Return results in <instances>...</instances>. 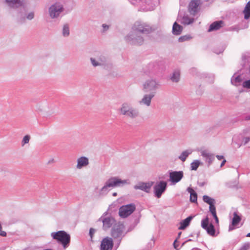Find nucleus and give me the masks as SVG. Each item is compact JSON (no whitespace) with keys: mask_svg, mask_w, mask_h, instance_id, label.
Instances as JSON below:
<instances>
[{"mask_svg":"<svg viewBox=\"0 0 250 250\" xmlns=\"http://www.w3.org/2000/svg\"><path fill=\"white\" fill-rule=\"evenodd\" d=\"M151 31V27L148 24L136 21L132 27V31L125 37V40L131 45H141L144 42V38L141 34H148Z\"/></svg>","mask_w":250,"mask_h":250,"instance_id":"f257e3e1","label":"nucleus"},{"mask_svg":"<svg viewBox=\"0 0 250 250\" xmlns=\"http://www.w3.org/2000/svg\"><path fill=\"white\" fill-rule=\"evenodd\" d=\"M5 2L10 8H20L17 18V22L18 23L21 24L24 23L26 18L28 20H32L34 19V12H30L26 15L25 13L27 11L26 7L21 0H5Z\"/></svg>","mask_w":250,"mask_h":250,"instance_id":"f03ea898","label":"nucleus"},{"mask_svg":"<svg viewBox=\"0 0 250 250\" xmlns=\"http://www.w3.org/2000/svg\"><path fill=\"white\" fill-rule=\"evenodd\" d=\"M125 226L123 223L118 222L115 224L111 229V238L115 242V248L118 249L123 238L125 236L127 232H125Z\"/></svg>","mask_w":250,"mask_h":250,"instance_id":"7ed1b4c3","label":"nucleus"},{"mask_svg":"<svg viewBox=\"0 0 250 250\" xmlns=\"http://www.w3.org/2000/svg\"><path fill=\"white\" fill-rule=\"evenodd\" d=\"M129 184L127 180H122L117 177H111L105 183L104 185L100 190V194H106L111 188L122 187L125 184Z\"/></svg>","mask_w":250,"mask_h":250,"instance_id":"20e7f679","label":"nucleus"},{"mask_svg":"<svg viewBox=\"0 0 250 250\" xmlns=\"http://www.w3.org/2000/svg\"><path fill=\"white\" fill-rule=\"evenodd\" d=\"M53 239L57 240L58 243L61 244L63 248L68 247L70 242V236L64 230L53 232L51 234Z\"/></svg>","mask_w":250,"mask_h":250,"instance_id":"39448f33","label":"nucleus"},{"mask_svg":"<svg viewBox=\"0 0 250 250\" xmlns=\"http://www.w3.org/2000/svg\"><path fill=\"white\" fill-rule=\"evenodd\" d=\"M97 221L103 223V229L104 230L108 229L116 224L115 219L111 214H108L107 211L104 212Z\"/></svg>","mask_w":250,"mask_h":250,"instance_id":"423d86ee","label":"nucleus"},{"mask_svg":"<svg viewBox=\"0 0 250 250\" xmlns=\"http://www.w3.org/2000/svg\"><path fill=\"white\" fill-rule=\"evenodd\" d=\"M64 10L63 6L59 1H56L48 8V14L52 19H57Z\"/></svg>","mask_w":250,"mask_h":250,"instance_id":"0eeeda50","label":"nucleus"},{"mask_svg":"<svg viewBox=\"0 0 250 250\" xmlns=\"http://www.w3.org/2000/svg\"><path fill=\"white\" fill-rule=\"evenodd\" d=\"M136 209V206L133 203L123 205L119 209V215L122 218H125L132 214Z\"/></svg>","mask_w":250,"mask_h":250,"instance_id":"6e6552de","label":"nucleus"},{"mask_svg":"<svg viewBox=\"0 0 250 250\" xmlns=\"http://www.w3.org/2000/svg\"><path fill=\"white\" fill-rule=\"evenodd\" d=\"M201 226L206 230L208 234L211 236H217L219 233V232L216 233L214 225L212 223H209V219L208 216H206L205 218L202 220Z\"/></svg>","mask_w":250,"mask_h":250,"instance_id":"1a4fd4ad","label":"nucleus"},{"mask_svg":"<svg viewBox=\"0 0 250 250\" xmlns=\"http://www.w3.org/2000/svg\"><path fill=\"white\" fill-rule=\"evenodd\" d=\"M167 187V183L164 181H161L155 185L153 188L155 196L157 198L161 197L162 194L166 191Z\"/></svg>","mask_w":250,"mask_h":250,"instance_id":"9d476101","label":"nucleus"},{"mask_svg":"<svg viewBox=\"0 0 250 250\" xmlns=\"http://www.w3.org/2000/svg\"><path fill=\"white\" fill-rule=\"evenodd\" d=\"M160 85L159 83L155 80L151 79L146 81L143 85L144 91L146 92L155 91Z\"/></svg>","mask_w":250,"mask_h":250,"instance_id":"9b49d317","label":"nucleus"},{"mask_svg":"<svg viewBox=\"0 0 250 250\" xmlns=\"http://www.w3.org/2000/svg\"><path fill=\"white\" fill-rule=\"evenodd\" d=\"M169 181L175 184L179 182L183 177V171H169Z\"/></svg>","mask_w":250,"mask_h":250,"instance_id":"f8f14e48","label":"nucleus"},{"mask_svg":"<svg viewBox=\"0 0 250 250\" xmlns=\"http://www.w3.org/2000/svg\"><path fill=\"white\" fill-rule=\"evenodd\" d=\"M113 245L112 238L106 237L101 241L100 250H112Z\"/></svg>","mask_w":250,"mask_h":250,"instance_id":"ddd939ff","label":"nucleus"},{"mask_svg":"<svg viewBox=\"0 0 250 250\" xmlns=\"http://www.w3.org/2000/svg\"><path fill=\"white\" fill-rule=\"evenodd\" d=\"M159 69L158 62H151L149 63L144 68V73L146 75L155 73Z\"/></svg>","mask_w":250,"mask_h":250,"instance_id":"4468645a","label":"nucleus"},{"mask_svg":"<svg viewBox=\"0 0 250 250\" xmlns=\"http://www.w3.org/2000/svg\"><path fill=\"white\" fill-rule=\"evenodd\" d=\"M153 183V182L146 183L141 182H139L138 185L134 186V188L135 189H140L146 193H149Z\"/></svg>","mask_w":250,"mask_h":250,"instance_id":"2eb2a0df","label":"nucleus"},{"mask_svg":"<svg viewBox=\"0 0 250 250\" xmlns=\"http://www.w3.org/2000/svg\"><path fill=\"white\" fill-rule=\"evenodd\" d=\"M241 220V216L238 215L236 212L233 213V217L232 219L231 223L229 224V231H231L240 227L237 226Z\"/></svg>","mask_w":250,"mask_h":250,"instance_id":"dca6fc26","label":"nucleus"},{"mask_svg":"<svg viewBox=\"0 0 250 250\" xmlns=\"http://www.w3.org/2000/svg\"><path fill=\"white\" fill-rule=\"evenodd\" d=\"M201 4V0H192L189 3V10L191 13H197L199 11V6Z\"/></svg>","mask_w":250,"mask_h":250,"instance_id":"f3484780","label":"nucleus"},{"mask_svg":"<svg viewBox=\"0 0 250 250\" xmlns=\"http://www.w3.org/2000/svg\"><path fill=\"white\" fill-rule=\"evenodd\" d=\"M224 22L222 20L217 21L213 22L209 26L208 31L211 32L214 31H217L222 27L224 25Z\"/></svg>","mask_w":250,"mask_h":250,"instance_id":"a211bd4d","label":"nucleus"},{"mask_svg":"<svg viewBox=\"0 0 250 250\" xmlns=\"http://www.w3.org/2000/svg\"><path fill=\"white\" fill-rule=\"evenodd\" d=\"M237 72H235L231 77L230 82L232 85L239 86L243 83V79L240 75H236Z\"/></svg>","mask_w":250,"mask_h":250,"instance_id":"6ab92c4d","label":"nucleus"},{"mask_svg":"<svg viewBox=\"0 0 250 250\" xmlns=\"http://www.w3.org/2000/svg\"><path fill=\"white\" fill-rule=\"evenodd\" d=\"M89 164V160L87 157L81 156L77 159V168L81 169L83 167H86Z\"/></svg>","mask_w":250,"mask_h":250,"instance_id":"aec40b11","label":"nucleus"},{"mask_svg":"<svg viewBox=\"0 0 250 250\" xmlns=\"http://www.w3.org/2000/svg\"><path fill=\"white\" fill-rule=\"evenodd\" d=\"M155 94V92H152L149 94L145 95L140 103H143L147 106H149L151 99L154 97Z\"/></svg>","mask_w":250,"mask_h":250,"instance_id":"412c9836","label":"nucleus"},{"mask_svg":"<svg viewBox=\"0 0 250 250\" xmlns=\"http://www.w3.org/2000/svg\"><path fill=\"white\" fill-rule=\"evenodd\" d=\"M193 216L190 215L187 217L186 219L183 220L180 223V226L178 228L179 229H185L188 226H189L190 222L193 219Z\"/></svg>","mask_w":250,"mask_h":250,"instance_id":"4be33fe9","label":"nucleus"},{"mask_svg":"<svg viewBox=\"0 0 250 250\" xmlns=\"http://www.w3.org/2000/svg\"><path fill=\"white\" fill-rule=\"evenodd\" d=\"M187 191L190 193V201L192 203H197V194L196 191L190 187L188 188Z\"/></svg>","mask_w":250,"mask_h":250,"instance_id":"5701e85b","label":"nucleus"},{"mask_svg":"<svg viewBox=\"0 0 250 250\" xmlns=\"http://www.w3.org/2000/svg\"><path fill=\"white\" fill-rule=\"evenodd\" d=\"M201 155L203 157L206 158V161L208 163V166H209L214 160V156L212 154L207 152L205 150L202 151Z\"/></svg>","mask_w":250,"mask_h":250,"instance_id":"b1692460","label":"nucleus"},{"mask_svg":"<svg viewBox=\"0 0 250 250\" xmlns=\"http://www.w3.org/2000/svg\"><path fill=\"white\" fill-rule=\"evenodd\" d=\"M183 27L178 24L176 22H175L173 25L172 27V33L174 35H180L182 31Z\"/></svg>","mask_w":250,"mask_h":250,"instance_id":"393cba45","label":"nucleus"},{"mask_svg":"<svg viewBox=\"0 0 250 250\" xmlns=\"http://www.w3.org/2000/svg\"><path fill=\"white\" fill-rule=\"evenodd\" d=\"M194 21V19L190 18L188 15H184L181 21V23L184 25H189Z\"/></svg>","mask_w":250,"mask_h":250,"instance_id":"a878e982","label":"nucleus"},{"mask_svg":"<svg viewBox=\"0 0 250 250\" xmlns=\"http://www.w3.org/2000/svg\"><path fill=\"white\" fill-rule=\"evenodd\" d=\"M139 115V111L137 109L131 107V109L127 112L125 116L129 117L131 118H135Z\"/></svg>","mask_w":250,"mask_h":250,"instance_id":"bb28decb","label":"nucleus"},{"mask_svg":"<svg viewBox=\"0 0 250 250\" xmlns=\"http://www.w3.org/2000/svg\"><path fill=\"white\" fill-rule=\"evenodd\" d=\"M192 151L190 149H188L184 151L178 157V158L182 162H185L187 158L189 155L191 154Z\"/></svg>","mask_w":250,"mask_h":250,"instance_id":"cd10ccee","label":"nucleus"},{"mask_svg":"<svg viewBox=\"0 0 250 250\" xmlns=\"http://www.w3.org/2000/svg\"><path fill=\"white\" fill-rule=\"evenodd\" d=\"M131 107L129 104L125 103L122 104V107L120 108V111L122 114L125 115L127 114V112L131 109Z\"/></svg>","mask_w":250,"mask_h":250,"instance_id":"c85d7f7f","label":"nucleus"},{"mask_svg":"<svg viewBox=\"0 0 250 250\" xmlns=\"http://www.w3.org/2000/svg\"><path fill=\"white\" fill-rule=\"evenodd\" d=\"M170 80L175 83H177L180 80V72L179 70H175L170 77Z\"/></svg>","mask_w":250,"mask_h":250,"instance_id":"c756f323","label":"nucleus"},{"mask_svg":"<svg viewBox=\"0 0 250 250\" xmlns=\"http://www.w3.org/2000/svg\"><path fill=\"white\" fill-rule=\"evenodd\" d=\"M203 200L204 202L207 203L209 206L215 204L214 199L212 198L208 195H204L203 197Z\"/></svg>","mask_w":250,"mask_h":250,"instance_id":"7c9ffc66","label":"nucleus"},{"mask_svg":"<svg viewBox=\"0 0 250 250\" xmlns=\"http://www.w3.org/2000/svg\"><path fill=\"white\" fill-rule=\"evenodd\" d=\"M201 164V162L199 160H194L190 164V169L191 170H196Z\"/></svg>","mask_w":250,"mask_h":250,"instance_id":"2f4dec72","label":"nucleus"},{"mask_svg":"<svg viewBox=\"0 0 250 250\" xmlns=\"http://www.w3.org/2000/svg\"><path fill=\"white\" fill-rule=\"evenodd\" d=\"M190 73L192 75H196L199 77H201V78L205 77L207 78L208 74L206 73H202L200 74L197 72V70L196 68H192L189 70Z\"/></svg>","mask_w":250,"mask_h":250,"instance_id":"473e14b6","label":"nucleus"},{"mask_svg":"<svg viewBox=\"0 0 250 250\" xmlns=\"http://www.w3.org/2000/svg\"><path fill=\"white\" fill-rule=\"evenodd\" d=\"M225 48H226L225 45H221L218 47H214L213 49V51L214 53H215L217 54H219L222 53L224 51Z\"/></svg>","mask_w":250,"mask_h":250,"instance_id":"72a5a7b5","label":"nucleus"},{"mask_svg":"<svg viewBox=\"0 0 250 250\" xmlns=\"http://www.w3.org/2000/svg\"><path fill=\"white\" fill-rule=\"evenodd\" d=\"M62 35L64 37H67L70 34L69 27L67 24H65L62 28Z\"/></svg>","mask_w":250,"mask_h":250,"instance_id":"f704fd0d","label":"nucleus"},{"mask_svg":"<svg viewBox=\"0 0 250 250\" xmlns=\"http://www.w3.org/2000/svg\"><path fill=\"white\" fill-rule=\"evenodd\" d=\"M243 13L244 15V19L246 20L250 18V8L245 7Z\"/></svg>","mask_w":250,"mask_h":250,"instance_id":"c9c22d12","label":"nucleus"},{"mask_svg":"<svg viewBox=\"0 0 250 250\" xmlns=\"http://www.w3.org/2000/svg\"><path fill=\"white\" fill-rule=\"evenodd\" d=\"M192 38V37L190 35H186L180 37L178 39L179 42H183L189 40Z\"/></svg>","mask_w":250,"mask_h":250,"instance_id":"e433bc0d","label":"nucleus"},{"mask_svg":"<svg viewBox=\"0 0 250 250\" xmlns=\"http://www.w3.org/2000/svg\"><path fill=\"white\" fill-rule=\"evenodd\" d=\"M250 141V137H245V136H242V140H241V143L239 146H240L242 145H246L247 144L249 141Z\"/></svg>","mask_w":250,"mask_h":250,"instance_id":"4c0bfd02","label":"nucleus"},{"mask_svg":"<svg viewBox=\"0 0 250 250\" xmlns=\"http://www.w3.org/2000/svg\"><path fill=\"white\" fill-rule=\"evenodd\" d=\"M139 218H137L135 220L134 223L132 224H131L129 227L128 228L127 231H126L129 232L131 231L134 229V228L136 226V225L139 223Z\"/></svg>","mask_w":250,"mask_h":250,"instance_id":"58836bf2","label":"nucleus"},{"mask_svg":"<svg viewBox=\"0 0 250 250\" xmlns=\"http://www.w3.org/2000/svg\"><path fill=\"white\" fill-rule=\"evenodd\" d=\"M90 60L92 64L95 67L102 65V63L96 61V60L93 58H91Z\"/></svg>","mask_w":250,"mask_h":250,"instance_id":"ea45409f","label":"nucleus"},{"mask_svg":"<svg viewBox=\"0 0 250 250\" xmlns=\"http://www.w3.org/2000/svg\"><path fill=\"white\" fill-rule=\"evenodd\" d=\"M250 248V243L247 242L243 244L239 250H248Z\"/></svg>","mask_w":250,"mask_h":250,"instance_id":"a19ab883","label":"nucleus"},{"mask_svg":"<svg viewBox=\"0 0 250 250\" xmlns=\"http://www.w3.org/2000/svg\"><path fill=\"white\" fill-rule=\"evenodd\" d=\"M242 85L245 88H250V80L244 81Z\"/></svg>","mask_w":250,"mask_h":250,"instance_id":"79ce46f5","label":"nucleus"},{"mask_svg":"<svg viewBox=\"0 0 250 250\" xmlns=\"http://www.w3.org/2000/svg\"><path fill=\"white\" fill-rule=\"evenodd\" d=\"M209 210L210 212L211 213V214H215V213H216L215 204H213L212 205L209 206Z\"/></svg>","mask_w":250,"mask_h":250,"instance_id":"37998d69","label":"nucleus"},{"mask_svg":"<svg viewBox=\"0 0 250 250\" xmlns=\"http://www.w3.org/2000/svg\"><path fill=\"white\" fill-rule=\"evenodd\" d=\"M30 139V136L29 135H25L22 141V146L24 144H27L29 142Z\"/></svg>","mask_w":250,"mask_h":250,"instance_id":"c03bdc74","label":"nucleus"},{"mask_svg":"<svg viewBox=\"0 0 250 250\" xmlns=\"http://www.w3.org/2000/svg\"><path fill=\"white\" fill-rule=\"evenodd\" d=\"M242 60L243 62V66L246 65V62L248 61V56L245 54H243L242 56Z\"/></svg>","mask_w":250,"mask_h":250,"instance_id":"a18cd8bd","label":"nucleus"},{"mask_svg":"<svg viewBox=\"0 0 250 250\" xmlns=\"http://www.w3.org/2000/svg\"><path fill=\"white\" fill-rule=\"evenodd\" d=\"M177 242H178V238H176V239L174 240V241L173 243V247L175 249H176V250H179L180 249V248H179V245L177 244Z\"/></svg>","mask_w":250,"mask_h":250,"instance_id":"49530a36","label":"nucleus"},{"mask_svg":"<svg viewBox=\"0 0 250 250\" xmlns=\"http://www.w3.org/2000/svg\"><path fill=\"white\" fill-rule=\"evenodd\" d=\"M130 2L134 5H137L138 3L140 2L141 0H128Z\"/></svg>","mask_w":250,"mask_h":250,"instance_id":"de8ad7c7","label":"nucleus"},{"mask_svg":"<svg viewBox=\"0 0 250 250\" xmlns=\"http://www.w3.org/2000/svg\"><path fill=\"white\" fill-rule=\"evenodd\" d=\"M102 27H103V32H104L105 31H106L108 28H109V26L105 24H102Z\"/></svg>","mask_w":250,"mask_h":250,"instance_id":"09e8293b","label":"nucleus"},{"mask_svg":"<svg viewBox=\"0 0 250 250\" xmlns=\"http://www.w3.org/2000/svg\"><path fill=\"white\" fill-rule=\"evenodd\" d=\"M213 217L214 218V220H215V222L216 224H218L219 223V219H218V218L217 216V214L216 213H215V214H212Z\"/></svg>","mask_w":250,"mask_h":250,"instance_id":"8fccbe9b","label":"nucleus"},{"mask_svg":"<svg viewBox=\"0 0 250 250\" xmlns=\"http://www.w3.org/2000/svg\"><path fill=\"white\" fill-rule=\"evenodd\" d=\"M213 217L214 218V220H215V222L216 224H218L219 223V219H218V218L217 216V214L216 213H215V214H212Z\"/></svg>","mask_w":250,"mask_h":250,"instance_id":"3c124183","label":"nucleus"},{"mask_svg":"<svg viewBox=\"0 0 250 250\" xmlns=\"http://www.w3.org/2000/svg\"><path fill=\"white\" fill-rule=\"evenodd\" d=\"M213 217L214 218V220H215V222L216 224H218L219 223V219H218V218L217 216V214L216 213H215V214H212Z\"/></svg>","mask_w":250,"mask_h":250,"instance_id":"603ef678","label":"nucleus"},{"mask_svg":"<svg viewBox=\"0 0 250 250\" xmlns=\"http://www.w3.org/2000/svg\"><path fill=\"white\" fill-rule=\"evenodd\" d=\"M95 231V229L93 228H90L89 229V234L91 238L92 237Z\"/></svg>","mask_w":250,"mask_h":250,"instance_id":"864d4df0","label":"nucleus"},{"mask_svg":"<svg viewBox=\"0 0 250 250\" xmlns=\"http://www.w3.org/2000/svg\"><path fill=\"white\" fill-rule=\"evenodd\" d=\"M100 60L101 61V62L100 63H102V65H103L105 62L106 58L104 57L103 56L102 58H100Z\"/></svg>","mask_w":250,"mask_h":250,"instance_id":"5fc2aeb1","label":"nucleus"},{"mask_svg":"<svg viewBox=\"0 0 250 250\" xmlns=\"http://www.w3.org/2000/svg\"><path fill=\"white\" fill-rule=\"evenodd\" d=\"M216 157L217 158V159L218 160H219V161L221 160L222 159H223V160L225 159L224 158V156L223 155H216Z\"/></svg>","mask_w":250,"mask_h":250,"instance_id":"6e6d98bb","label":"nucleus"},{"mask_svg":"<svg viewBox=\"0 0 250 250\" xmlns=\"http://www.w3.org/2000/svg\"><path fill=\"white\" fill-rule=\"evenodd\" d=\"M200 230H196V231H195V233L194 234H195V235H196V238H198L199 237V235H200Z\"/></svg>","mask_w":250,"mask_h":250,"instance_id":"4d7b16f0","label":"nucleus"},{"mask_svg":"<svg viewBox=\"0 0 250 250\" xmlns=\"http://www.w3.org/2000/svg\"><path fill=\"white\" fill-rule=\"evenodd\" d=\"M244 120L246 121L250 120V114L245 116L244 117Z\"/></svg>","mask_w":250,"mask_h":250,"instance_id":"13d9d810","label":"nucleus"},{"mask_svg":"<svg viewBox=\"0 0 250 250\" xmlns=\"http://www.w3.org/2000/svg\"><path fill=\"white\" fill-rule=\"evenodd\" d=\"M226 162V160L225 159H224L223 161L221 163L220 167H222L225 165Z\"/></svg>","mask_w":250,"mask_h":250,"instance_id":"bf43d9fd","label":"nucleus"},{"mask_svg":"<svg viewBox=\"0 0 250 250\" xmlns=\"http://www.w3.org/2000/svg\"><path fill=\"white\" fill-rule=\"evenodd\" d=\"M205 184V182H202L198 183V185L200 187H203Z\"/></svg>","mask_w":250,"mask_h":250,"instance_id":"052dcab7","label":"nucleus"},{"mask_svg":"<svg viewBox=\"0 0 250 250\" xmlns=\"http://www.w3.org/2000/svg\"><path fill=\"white\" fill-rule=\"evenodd\" d=\"M245 7L250 8V0L246 4Z\"/></svg>","mask_w":250,"mask_h":250,"instance_id":"680f3d73","label":"nucleus"},{"mask_svg":"<svg viewBox=\"0 0 250 250\" xmlns=\"http://www.w3.org/2000/svg\"><path fill=\"white\" fill-rule=\"evenodd\" d=\"M194 233H195V231H193V232H192L191 234H190L189 235V237H193L194 235H195V234H194Z\"/></svg>","mask_w":250,"mask_h":250,"instance_id":"e2e57ef3","label":"nucleus"},{"mask_svg":"<svg viewBox=\"0 0 250 250\" xmlns=\"http://www.w3.org/2000/svg\"><path fill=\"white\" fill-rule=\"evenodd\" d=\"M181 234H182V232H181V231H180V232H178V236H177V237L176 238H178V239L179 238H180V236H181Z\"/></svg>","mask_w":250,"mask_h":250,"instance_id":"0e129e2a","label":"nucleus"},{"mask_svg":"<svg viewBox=\"0 0 250 250\" xmlns=\"http://www.w3.org/2000/svg\"><path fill=\"white\" fill-rule=\"evenodd\" d=\"M193 241V240L192 239H188L187 240H186V242H190V241Z\"/></svg>","mask_w":250,"mask_h":250,"instance_id":"69168bd1","label":"nucleus"},{"mask_svg":"<svg viewBox=\"0 0 250 250\" xmlns=\"http://www.w3.org/2000/svg\"><path fill=\"white\" fill-rule=\"evenodd\" d=\"M117 193L116 192H114L112 193V195L113 196H117Z\"/></svg>","mask_w":250,"mask_h":250,"instance_id":"338daca9","label":"nucleus"},{"mask_svg":"<svg viewBox=\"0 0 250 250\" xmlns=\"http://www.w3.org/2000/svg\"><path fill=\"white\" fill-rule=\"evenodd\" d=\"M246 237H250V233H248L246 235Z\"/></svg>","mask_w":250,"mask_h":250,"instance_id":"774afa93","label":"nucleus"}]
</instances>
